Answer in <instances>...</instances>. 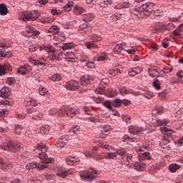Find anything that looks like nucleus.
<instances>
[{"label": "nucleus", "mask_w": 183, "mask_h": 183, "mask_svg": "<svg viewBox=\"0 0 183 183\" xmlns=\"http://www.w3.org/2000/svg\"><path fill=\"white\" fill-rule=\"evenodd\" d=\"M33 151H42L43 152L39 153V158L41 159V162L40 164H44L46 165H48V164H51L52 161H54L53 158L48 157V155L46 154V151H48V147H46V144L44 143H39L36 145H34Z\"/></svg>", "instance_id": "obj_1"}, {"label": "nucleus", "mask_w": 183, "mask_h": 183, "mask_svg": "<svg viewBox=\"0 0 183 183\" xmlns=\"http://www.w3.org/2000/svg\"><path fill=\"white\" fill-rule=\"evenodd\" d=\"M21 148H22L21 143L16 141H6L0 146V149H3L4 151H10V152L12 151L13 152H16V151H19Z\"/></svg>", "instance_id": "obj_2"}, {"label": "nucleus", "mask_w": 183, "mask_h": 183, "mask_svg": "<svg viewBox=\"0 0 183 183\" xmlns=\"http://www.w3.org/2000/svg\"><path fill=\"white\" fill-rule=\"evenodd\" d=\"M94 91L95 94H98L99 95H106L109 98H112L117 95V89H107L105 92V86L100 85L99 87H96L94 86Z\"/></svg>", "instance_id": "obj_3"}, {"label": "nucleus", "mask_w": 183, "mask_h": 183, "mask_svg": "<svg viewBox=\"0 0 183 183\" xmlns=\"http://www.w3.org/2000/svg\"><path fill=\"white\" fill-rule=\"evenodd\" d=\"M135 11L137 12H139V14H144L146 16H148L154 11V4L152 3H146L143 4L140 6H137L135 9Z\"/></svg>", "instance_id": "obj_4"}, {"label": "nucleus", "mask_w": 183, "mask_h": 183, "mask_svg": "<svg viewBox=\"0 0 183 183\" xmlns=\"http://www.w3.org/2000/svg\"><path fill=\"white\" fill-rule=\"evenodd\" d=\"M38 18H39V13L36 11H24L22 17L20 19H21L24 22H28V21H36V19H38Z\"/></svg>", "instance_id": "obj_5"}, {"label": "nucleus", "mask_w": 183, "mask_h": 183, "mask_svg": "<svg viewBox=\"0 0 183 183\" xmlns=\"http://www.w3.org/2000/svg\"><path fill=\"white\" fill-rule=\"evenodd\" d=\"M40 51H45L48 52L49 56L51 57V59H59V56H58L56 51H54L53 47H49L46 45H44L40 47Z\"/></svg>", "instance_id": "obj_6"}, {"label": "nucleus", "mask_w": 183, "mask_h": 183, "mask_svg": "<svg viewBox=\"0 0 183 183\" xmlns=\"http://www.w3.org/2000/svg\"><path fill=\"white\" fill-rule=\"evenodd\" d=\"M81 181L84 182H92V169H89L88 171H82L79 173Z\"/></svg>", "instance_id": "obj_7"}, {"label": "nucleus", "mask_w": 183, "mask_h": 183, "mask_svg": "<svg viewBox=\"0 0 183 183\" xmlns=\"http://www.w3.org/2000/svg\"><path fill=\"white\" fill-rule=\"evenodd\" d=\"M45 168H48V165L44 164V163H38L36 162H33L31 163H29L26 165V169H45Z\"/></svg>", "instance_id": "obj_8"}, {"label": "nucleus", "mask_w": 183, "mask_h": 183, "mask_svg": "<svg viewBox=\"0 0 183 183\" xmlns=\"http://www.w3.org/2000/svg\"><path fill=\"white\" fill-rule=\"evenodd\" d=\"M128 131L132 135H142L145 129L142 127L131 125L128 127Z\"/></svg>", "instance_id": "obj_9"}, {"label": "nucleus", "mask_w": 183, "mask_h": 183, "mask_svg": "<svg viewBox=\"0 0 183 183\" xmlns=\"http://www.w3.org/2000/svg\"><path fill=\"white\" fill-rule=\"evenodd\" d=\"M72 174H75V169H69L68 171H66L60 168L58 169L56 175H58L59 178H65Z\"/></svg>", "instance_id": "obj_10"}, {"label": "nucleus", "mask_w": 183, "mask_h": 183, "mask_svg": "<svg viewBox=\"0 0 183 183\" xmlns=\"http://www.w3.org/2000/svg\"><path fill=\"white\" fill-rule=\"evenodd\" d=\"M65 86L68 91H76V89H79V83L75 80H71L68 81Z\"/></svg>", "instance_id": "obj_11"}, {"label": "nucleus", "mask_w": 183, "mask_h": 183, "mask_svg": "<svg viewBox=\"0 0 183 183\" xmlns=\"http://www.w3.org/2000/svg\"><path fill=\"white\" fill-rule=\"evenodd\" d=\"M31 64L40 69H42V68L46 66V59L44 58H39L37 60H32Z\"/></svg>", "instance_id": "obj_12"}, {"label": "nucleus", "mask_w": 183, "mask_h": 183, "mask_svg": "<svg viewBox=\"0 0 183 183\" xmlns=\"http://www.w3.org/2000/svg\"><path fill=\"white\" fill-rule=\"evenodd\" d=\"M32 71V67L29 65H24L23 66H20L17 69V72L20 74V75H26V74H29V71Z\"/></svg>", "instance_id": "obj_13"}, {"label": "nucleus", "mask_w": 183, "mask_h": 183, "mask_svg": "<svg viewBox=\"0 0 183 183\" xmlns=\"http://www.w3.org/2000/svg\"><path fill=\"white\" fill-rule=\"evenodd\" d=\"M12 168V162L9 161H4L3 159H0V169L5 171L6 169H11Z\"/></svg>", "instance_id": "obj_14"}, {"label": "nucleus", "mask_w": 183, "mask_h": 183, "mask_svg": "<svg viewBox=\"0 0 183 183\" xmlns=\"http://www.w3.org/2000/svg\"><path fill=\"white\" fill-rule=\"evenodd\" d=\"M66 142H68V139L66 138V136L63 135L59 139V141L55 144V145L57 148H64Z\"/></svg>", "instance_id": "obj_15"}, {"label": "nucleus", "mask_w": 183, "mask_h": 183, "mask_svg": "<svg viewBox=\"0 0 183 183\" xmlns=\"http://www.w3.org/2000/svg\"><path fill=\"white\" fill-rule=\"evenodd\" d=\"M148 74L151 78H159V71L157 69V66L149 68Z\"/></svg>", "instance_id": "obj_16"}, {"label": "nucleus", "mask_w": 183, "mask_h": 183, "mask_svg": "<svg viewBox=\"0 0 183 183\" xmlns=\"http://www.w3.org/2000/svg\"><path fill=\"white\" fill-rule=\"evenodd\" d=\"M66 162L67 165H78L80 160L79 158L75 157H69L66 159Z\"/></svg>", "instance_id": "obj_17"}, {"label": "nucleus", "mask_w": 183, "mask_h": 183, "mask_svg": "<svg viewBox=\"0 0 183 183\" xmlns=\"http://www.w3.org/2000/svg\"><path fill=\"white\" fill-rule=\"evenodd\" d=\"M92 81V78L91 76H84L80 79V84L83 86H86V85H91V82Z\"/></svg>", "instance_id": "obj_18"}, {"label": "nucleus", "mask_w": 183, "mask_h": 183, "mask_svg": "<svg viewBox=\"0 0 183 183\" xmlns=\"http://www.w3.org/2000/svg\"><path fill=\"white\" fill-rule=\"evenodd\" d=\"M10 70L11 64H9V63L6 62L4 64V65L0 64V76L5 75V74H6V71Z\"/></svg>", "instance_id": "obj_19"}, {"label": "nucleus", "mask_w": 183, "mask_h": 183, "mask_svg": "<svg viewBox=\"0 0 183 183\" xmlns=\"http://www.w3.org/2000/svg\"><path fill=\"white\" fill-rule=\"evenodd\" d=\"M121 69H124V67H122V66H116L115 69L110 70L109 71V74L112 76H117L118 74H122L124 72V71H122Z\"/></svg>", "instance_id": "obj_20"}, {"label": "nucleus", "mask_w": 183, "mask_h": 183, "mask_svg": "<svg viewBox=\"0 0 183 183\" xmlns=\"http://www.w3.org/2000/svg\"><path fill=\"white\" fill-rule=\"evenodd\" d=\"M93 60L94 61L101 62L102 61H107L108 60V54L104 52L100 54L99 55L94 56Z\"/></svg>", "instance_id": "obj_21"}, {"label": "nucleus", "mask_w": 183, "mask_h": 183, "mask_svg": "<svg viewBox=\"0 0 183 183\" xmlns=\"http://www.w3.org/2000/svg\"><path fill=\"white\" fill-rule=\"evenodd\" d=\"M77 114H79V111L72 107H67L66 114V117H69L70 118H74V117H75V115H77Z\"/></svg>", "instance_id": "obj_22"}, {"label": "nucleus", "mask_w": 183, "mask_h": 183, "mask_svg": "<svg viewBox=\"0 0 183 183\" xmlns=\"http://www.w3.org/2000/svg\"><path fill=\"white\" fill-rule=\"evenodd\" d=\"M11 95V90L8 87H3L0 90V97L1 98H8Z\"/></svg>", "instance_id": "obj_23"}, {"label": "nucleus", "mask_w": 183, "mask_h": 183, "mask_svg": "<svg viewBox=\"0 0 183 183\" xmlns=\"http://www.w3.org/2000/svg\"><path fill=\"white\" fill-rule=\"evenodd\" d=\"M112 102V106L115 107L116 108H119V107H121L122 104H124V105H128L129 104V102L128 101L124 102L119 99H115Z\"/></svg>", "instance_id": "obj_24"}, {"label": "nucleus", "mask_w": 183, "mask_h": 183, "mask_svg": "<svg viewBox=\"0 0 183 183\" xmlns=\"http://www.w3.org/2000/svg\"><path fill=\"white\" fill-rule=\"evenodd\" d=\"M119 91L121 95H128V94H134V90L131 89H127L124 86H121L120 87H119Z\"/></svg>", "instance_id": "obj_25"}, {"label": "nucleus", "mask_w": 183, "mask_h": 183, "mask_svg": "<svg viewBox=\"0 0 183 183\" xmlns=\"http://www.w3.org/2000/svg\"><path fill=\"white\" fill-rule=\"evenodd\" d=\"M146 164L144 162H136L134 164V168L136 171H144L145 169Z\"/></svg>", "instance_id": "obj_26"}, {"label": "nucleus", "mask_w": 183, "mask_h": 183, "mask_svg": "<svg viewBox=\"0 0 183 183\" xmlns=\"http://www.w3.org/2000/svg\"><path fill=\"white\" fill-rule=\"evenodd\" d=\"M24 104L26 107H36L38 103H36V100L29 98L24 101Z\"/></svg>", "instance_id": "obj_27"}, {"label": "nucleus", "mask_w": 183, "mask_h": 183, "mask_svg": "<svg viewBox=\"0 0 183 183\" xmlns=\"http://www.w3.org/2000/svg\"><path fill=\"white\" fill-rule=\"evenodd\" d=\"M139 159L142 161H144V159L151 161L152 159V157H151V154L149 152H144L139 155Z\"/></svg>", "instance_id": "obj_28"}, {"label": "nucleus", "mask_w": 183, "mask_h": 183, "mask_svg": "<svg viewBox=\"0 0 183 183\" xmlns=\"http://www.w3.org/2000/svg\"><path fill=\"white\" fill-rule=\"evenodd\" d=\"M51 131V127L49 125L41 126L39 129L40 134H44V135L49 134Z\"/></svg>", "instance_id": "obj_29"}, {"label": "nucleus", "mask_w": 183, "mask_h": 183, "mask_svg": "<svg viewBox=\"0 0 183 183\" xmlns=\"http://www.w3.org/2000/svg\"><path fill=\"white\" fill-rule=\"evenodd\" d=\"M67 107L63 106L59 110H57V116L59 118L66 115Z\"/></svg>", "instance_id": "obj_30"}, {"label": "nucleus", "mask_w": 183, "mask_h": 183, "mask_svg": "<svg viewBox=\"0 0 183 183\" xmlns=\"http://www.w3.org/2000/svg\"><path fill=\"white\" fill-rule=\"evenodd\" d=\"M26 31L27 34H33V35L38 36L41 34L39 31L34 29V28L31 27V26H26Z\"/></svg>", "instance_id": "obj_31"}, {"label": "nucleus", "mask_w": 183, "mask_h": 183, "mask_svg": "<svg viewBox=\"0 0 183 183\" xmlns=\"http://www.w3.org/2000/svg\"><path fill=\"white\" fill-rule=\"evenodd\" d=\"M8 14V7H6V4H0V14L1 15H6Z\"/></svg>", "instance_id": "obj_32"}, {"label": "nucleus", "mask_w": 183, "mask_h": 183, "mask_svg": "<svg viewBox=\"0 0 183 183\" xmlns=\"http://www.w3.org/2000/svg\"><path fill=\"white\" fill-rule=\"evenodd\" d=\"M179 168H181V165L178 164H172L169 166V169L172 172H177Z\"/></svg>", "instance_id": "obj_33"}, {"label": "nucleus", "mask_w": 183, "mask_h": 183, "mask_svg": "<svg viewBox=\"0 0 183 183\" xmlns=\"http://www.w3.org/2000/svg\"><path fill=\"white\" fill-rule=\"evenodd\" d=\"M109 131H112V127L109 125H104L102 127V134L103 135H108V132H109Z\"/></svg>", "instance_id": "obj_34"}, {"label": "nucleus", "mask_w": 183, "mask_h": 183, "mask_svg": "<svg viewBox=\"0 0 183 183\" xmlns=\"http://www.w3.org/2000/svg\"><path fill=\"white\" fill-rule=\"evenodd\" d=\"M169 123V120L167 119H158L156 122V125L157 127H162V126H165V125H168V124Z\"/></svg>", "instance_id": "obj_35"}, {"label": "nucleus", "mask_w": 183, "mask_h": 183, "mask_svg": "<svg viewBox=\"0 0 183 183\" xmlns=\"http://www.w3.org/2000/svg\"><path fill=\"white\" fill-rule=\"evenodd\" d=\"M49 79L51 81H53L54 82H56L58 81H61V79H62V77L61 76V74H53L51 76H50Z\"/></svg>", "instance_id": "obj_36"}, {"label": "nucleus", "mask_w": 183, "mask_h": 183, "mask_svg": "<svg viewBox=\"0 0 183 183\" xmlns=\"http://www.w3.org/2000/svg\"><path fill=\"white\" fill-rule=\"evenodd\" d=\"M11 56H12V53L0 50V58H11Z\"/></svg>", "instance_id": "obj_37"}, {"label": "nucleus", "mask_w": 183, "mask_h": 183, "mask_svg": "<svg viewBox=\"0 0 183 183\" xmlns=\"http://www.w3.org/2000/svg\"><path fill=\"white\" fill-rule=\"evenodd\" d=\"M102 177V174H101V172L97 171L93 169L92 170V180L96 179L97 178H101Z\"/></svg>", "instance_id": "obj_38"}, {"label": "nucleus", "mask_w": 183, "mask_h": 183, "mask_svg": "<svg viewBox=\"0 0 183 183\" xmlns=\"http://www.w3.org/2000/svg\"><path fill=\"white\" fill-rule=\"evenodd\" d=\"M84 12V8H82L81 6H75L74 13L75 15H81Z\"/></svg>", "instance_id": "obj_39"}, {"label": "nucleus", "mask_w": 183, "mask_h": 183, "mask_svg": "<svg viewBox=\"0 0 183 183\" xmlns=\"http://www.w3.org/2000/svg\"><path fill=\"white\" fill-rule=\"evenodd\" d=\"M152 85L157 91L161 89V82L159 79H155L152 83Z\"/></svg>", "instance_id": "obj_40"}, {"label": "nucleus", "mask_w": 183, "mask_h": 183, "mask_svg": "<svg viewBox=\"0 0 183 183\" xmlns=\"http://www.w3.org/2000/svg\"><path fill=\"white\" fill-rule=\"evenodd\" d=\"M179 31H183V24H181L177 29L173 32V35L174 36H179L181 35V33H179Z\"/></svg>", "instance_id": "obj_41"}, {"label": "nucleus", "mask_w": 183, "mask_h": 183, "mask_svg": "<svg viewBox=\"0 0 183 183\" xmlns=\"http://www.w3.org/2000/svg\"><path fill=\"white\" fill-rule=\"evenodd\" d=\"M124 49L122 44H117L113 49L114 52L116 54H121V51Z\"/></svg>", "instance_id": "obj_42"}, {"label": "nucleus", "mask_w": 183, "mask_h": 183, "mask_svg": "<svg viewBox=\"0 0 183 183\" xmlns=\"http://www.w3.org/2000/svg\"><path fill=\"white\" fill-rule=\"evenodd\" d=\"M82 20L84 22H91L92 21V15L91 14H86L82 16Z\"/></svg>", "instance_id": "obj_43"}, {"label": "nucleus", "mask_w": 183, "mask_h": 183, "mask_svg": "<svg viewBox=\"0 0 183 183\" xmlns=\"http://www.w3.org/2000/svg\"><path fill=\"white\" fill-rule=\"evenodd\" d=\"M162 71L163 74H170V72H172L173 69L171 66H164Z\"/></svg>", "instance_id": "obj_44"}, {"label": "nucleus", "mask_w": 183, "mask_h": 183, "mask_svg": "<svg viewBox=\"0 0 183 183\" xmlns=\"http://www.w3.org/2000/svg\"><path fill=\"white\" fill-rule=\"evenodd\" d=\"M164 111V107H159L153 110L152 114H154V115H162Z\"/></svg>", "instance_id": "obj_45"}, {"label": "nucleus", "mask_w": 183, "mask_h": 183, "mask_svg": "<svg viewBox=\"0 0 183 183\" xmlns=\"http://www.w3.org/2000/svg\"><path fill=\"white\" fill-rule=\"evenodd\" d=\"M72 6H74V3L70 1L68 2L66 6H64V11H66V12H69L71 9H72Z\"/></svg>", "instance_id": "obj_46"}, {"label": "nucleus", "mask_w": 183, "mask_h": 183, "mask_svg": "<svg viewBox=\"0 0 183 183\" xmlns=\"http://www.w3.org/2000/svg\"><path fill=\"white\" fill-rule=\"evenodd\" d=\"M41 46H35V45L30 46L29 48V52H35V51H38V49H39V51H41Z\"/></svg>", "instance_id": "obj_47"}, {"label": "nucleus", "mask_w": 183, "mask_h": 183, "mask_svg": "<svg viewBox=\"0 0 183 183\" xmlns=\"http://www.w3.org/2000/svg\"><path fill=\"white\" fill-rule=\"evenodd\" d=\"M116 154H117V155H120V157H124V155H127V150L125 149H118L116 151Z\"/></svg>", "instance_id": "obj_48"}, {"label": "nucleus", "mask_w": 183, "mask_h": 183, "mask_svg": "<svg viewBox=\"0 0 183 183\" xmlns=\"http://www.w3.org/2000/svg\"><path fill=\"white\" fill-rule=\"evenodd\" d=\"M22 129H24V128L21 127V125H16L14 128V132L17 135H21V132H22Z\"/></svg>", "instance_id": "obj_49"}, {"label": "nucleus", "mask_w": 183, "mask_h": 183, "mask_svg": "<svg viewBox=\"0 0 183 183\" xmlns=\"http://www.w3.org/2000/svg\"><path fill=\"white\" fill-rule=\"evenodd\" d=\"M49 32H51L53 34H58V32H59V28H58V26H52L49 29Z\"/></svg>", "instance_id": "obj_50"}, {"label": "nucleus", "mask_w": 183, "mask_h": 183, "mask_svg": "<svg viewBox=\"0 0 183 183\" xmlns=\"http://www.w3.org/2000/svg\"><path fill=\"white\" fill-rule=\"evenodd\" d=\"M39 92L40 95L44 96L48 92V89H46L45 87L41 86L39 88Z\"/></svg>", "instance_id": "obj_51"}, {"label": "nucleus", "mask_w": 183, "mask_h": 183, "mask_svg": "<svg viewBox=\"0 0 183 183\" xmlns=\"http://www.w3.org/2000/svg\"><path fill=\"white\" fill-rule=\"evenodd\" d=\"M62 50L66 51V49H72V44L71 43H66L61 46Z\"/></svg>", "instance_id": "obj_52"}, {"label": "nucleus", "mask_w": 183, "mask_h": 183, "mask_svg": "<svg viewBox=\"0 0 183 183\" xmlns=\"http://www.w3.org/2000/svg\"><path fill=\"white\" fill-rule=\"evenodd\" d=\"M112 4V0H104L102 3H101V6L103 8H107L108 5H111Z\"/></svg>", "instance_id": "obj_53"}, {"label": "nucleus", "mask_w": 183, "mask_h": 183, "mask_svg": "<svg viewBox=\"0 0 183 183\" xmlns=\"http://www.w3.org/2000/svg\"><path fill=\"white\" fill-rule=\"evenodd\" d=\"M122 141L123 142H131L132 141V138L128 136V134H125L124 136L122 137Z\"/></svg>", "instance_id": "obj_54"}, {"label": "nucleus", "mask_w": 183, "mask_h": 183, "mask_svg": "<svg viewBox=\"0 0 183 183\" xmlns=\"http://www.w3.org/2000/svg\"><path fill=\"white\" fill-rule=\"evenodd\" d=\"M93 101L96 102V104H101V102H104V97H93Z\"/></svg>", "instance_id": "obj_55"}, {"label": "nucleus", "mask_w": 183, "mask_h": 183, "mask_svg": "<svg viewBox=\"0 0 183 183\" xmlns=\"http://www.w3.org/2000/svg\"><path fill=\"white\" fill-rule=\"evenodd\" d=\"M31 118H33L34 119H36V121H41V119L44 118V114H34V115L33 114Z\"/></svg>", "instance_id": "obj_56"}, {"label": "nucleus", "mask_w": 183, "mask_h": 183, "mask_svg": "<svg viewBox=\"0 0 183 183\" xmlns=\"http://www.w3.org/2000/svg\"><path fill=\"white\" fill-rule=\"evenodd\" d=\"M104 107H106V108H107L108 109H112V102H111V101H109V100H108V101H106V102H104Z\"/></svg>", "instance_id": "obj_57"}, {"label": "nucleus", "mask_w": 183, "mask_h": 183, "mask_svg": "<svg viewBox=\"0 0 183 183\" xmlns=\"http://www.w3.org/2000/svg\"><path fill=\"white\" fill-rule=\"evenodd\" d=\"M0 48H9V43L6 41H0Z\"/></svg>", "instance_id": "obj_58"}, {"label": "nucleus", "mask_w": 183, "mask_h": 183, "mask_svg": "<svg viewBox=\"0 0 183 183\" xmlns=\"http://www.w3.org/2000/svg\"><path fill=\"white\" fill-rule=\"evenodd\" d=\"M58 114V109L54 108V109H51L49 111V115H50L51 117H54V115Z\"/></svg>", "instance_id": "obj_59"}, {"label": "nucleus", "mask_w": 183, "mask_h": 183, "mask_svg": "<svg viewBox=\"0 0 183 183\" xmlns=\"http://www.w3.org/2000/svg\"><path fill=\"white\" fill-rule=\"evenodd\" d=\"M102 148L104 149H107V151H114V147L110 146L109 144H102Z\"/></svg>", "instance_id": "obj_60"}, {"label": "nucleus", "mask_w": 183, "mask_h": 183, "mask_svg": "<svg viewBox=\"0 0 183 183\" xmlns=\"http://www.w3.org/2000/svg\"><path fill=\"white\" fill-rule=\"evenodd\" d=\"M128 72H129V76H132H132H135L136 75H138V74L136 73V71H135L134 67L129 69Z\"/></svg>", "instance_id": "obj_61"}, {"label": "nucleus", "mask_w": 183, "mask_h": 183, "mask_svg": "<svg viewBox=\"0 0 183 183\" xmlns=\"http://www.w3.org/2000/svg\"><path fill=\"white\" fill-rule=\"evenodd\" d=\"M83 109L86 115H92V111L90 107H84Z\"/></svg>", "instance_id": "obj_62"}, {"label": "nucleus", "mask_w": 183, "mask_h": 183, "mask_svg": "<svg viewBox=\"0 0 183 183\" xmlns=\"http://www.w3.org/2000/svg\"><path fill=\"white\" fill-rule=\"evenodd\" d=\"M118 19H119V17H118L117 14H113L109 18L110 22H115L116 21H118Z\"/></svg>", "instance_id": "obj_63"}, {"label": "nucleus", "mask_w": 183, "mask_h": 183, "mask_svg": "<svg viewBox=\"0 0 183 183\" xmlns=\"http://www.w3.org/2000/svg\"><path fill=\"white\" fill-rule=\"evenodd\" d=\"M176 144L177 145V147H182V145H183V136L180 139H179L176 141Z\"/></svg>", "instance_id": "obj_64"}]
</instances>
